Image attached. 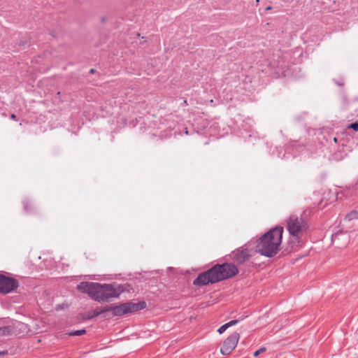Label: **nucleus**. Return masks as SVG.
<instances>
[{"label":"nucleus","instance_id":"1","mask_svg":"<svg viewBox=\"0 0 358 358\" xmlns=\"http://www.w3.org/2000/svg\"><path fill=\"white\" fill-rule=\"evenodd\" d=\"M284 229L276 226L262 235L255 241V252L266 257H273L280 250Z\"/></svg>","mask_w":358,"mask_h":358},{"label":"nucleus","instance_id":"2","mask_svg":"<svg viewBox=\"0 0 358 358\" xmlns=\"http://www.w3.org/2000/svg\"><path fill=\"white\" fill-rule=\"evenodd\" d=\"M78 290L87 293L96 301H108L117 298L122 289L120 286L110 284H99L92 282H82L78 286Z\"/></svg>","mask_w":358,"mask_h":358},{"label":"nucleus","instance_id":"3","mask_svg":"<svg viewBox=\"0 0 358 358\" xmlns=\"http://www.w3.org/2000/svg\"><path fill=\"white\" fill-rule=\"evenodd\" d=\"M303 214L305 213L300 215H291L287 220L286 228L293 239L292 241L299 242L303 232L308 228V222L303 217Z\"/></svg>","mask_w":358,"mask_h":358},{"label":"nucleus","instance_id":"4","mask_svg":"<svg viewBox=\"0 0 358 358\" xmlns=\"http://www.w3.org/2000/svg\"><path fill=\"white\" fill-rule=\"evenodd\" d=\"M224 280V264H217L206 272L200 273L194 280L195 286H204Z\"/></svg>","mask_w":358,"mask_h":358},{"label":"nucleus","instance_id":"5","mask_svg":"<svg viewBox=\"0 0 358 358\" xmlns=\"http://www.w3.org/2000/svg\"><path fill=\"white\" fill-rule=\"evenodd\" d=\"M146 306L144 301L138 303L128 302L116 306H108L109 311L112 312L114 316H122L124 314L136 312L143 310Z\"/></svg>","mask_w":358,"mask_h":358},{"label":"nucleus","instance_id":"6","mask_svg":"<svg viewBox=\"0 0 358 358\" xmlns=\"http://www.w3.org/2000/svg\"><path fill=\"white\" fill-rule=\"evenodd\" d=\"M252 245L251 242H248L243 246L238 248L237 250L232 252L231 254V259L238 264H242L247 260H248L255 252L252 248H250Z\"/></svg>","mask_w":358,"mask_h":358},{"label":"nucleus","instance_id":"7","mask_svg":"<svg viewBox=\"0 0 358 358\" xmlns=\"http://www.w3.org/2000/svg\"><path fill=\"white\" fill-rule=\"evenodd\" d=\"M18 287V282L10 277L0 274V293L7 294Z\"/></svg>","mask_w":358,"mask_h":358},{"label":"nucleus","instance_id":"8","mask_svg":"<svg viewBox=\"0 0 358 358\" xmlns=\"http://www.w3.org/2000/svg\"><path fill=\"white\" fill-rule=\"evenodd\" d=\"M240 336L238 332L231 334L225 340V355L230 354L236 347Z\"/></svg>","mask_w":358,"mask_h":358},{"label":"nucleus","instance_id":"9","mask_svg":"<svg viewBox=\"0 0 358 358\" xmlns=\"http://www.w3.org/2000/svg\"><path fill=\"white\" fill-rule=\"evenodd\" d=\"M109 308L108 306H106L103 307H97L94 310H92L90 311H88L85 316L84 317L85 320H90L94 317H96L104 313L108 312Z\"/></svg>","mask_w":358,"mask_h":358},{"label":"nucleus","instance_id":"10","mask_svg":"<svg viewBox=\"0 0 358 358\" xmlns=\"http://www.w3.org/2000/svg\"><path fill=\"white\" fill-rule=\"evenodd\" d=\"M238 273V269L236 265L225 262V280L232 278Z\"/></svg>","mask_w":358,"mask_h":358},{"label":"nucleus","instance_id":"11","mask_svg":"<svg viewBox=\"0 0 358 358\" xmlns=\"http://www.w3.org/2000/svg\"><path fill=\"white\" fill-rule=\"evenodd\" d=\"M15 332V327L12 325L0 327V337L12 336Z\"/></svg>","mask_w":358,"mask_h":358},{"label":"nucleus","instance_id":"12","mask_svg":"<svg viewBox=\"0 0 358 358\" xmlns=\"http://www.w3.org/2000/svg\"><path fill=\"white\" fill-rule=\"evenodd\" d=\"M12 326L15 327V331H16V332L14 333L15 335L20 334V331H22V332L27 331L28 329L27 324L20 322H16L13 323Z\"/></svg>","mask_w":358,"mask_h":358},{"label":"nucleus","instance_id":"13","mask_svg":"<svg viewBox=\"0 0 358 358\" xmlns=\"http://www.w3.org/2000/svg\"><path fill=\"white\" fill-rule=\"evenodd\" d=\"M357 219H358V211H357L355 210L350 211L345 217V220H348V221H351V220H357Z\"/></svg>","mask_w":358,"mask_h":358},{"label":"nucleus","instance_id":"14","mask_svg":"<svg viewBox=\"0 0 358 358\" xmlns=\"http://www.w3.org/2000/svg\"><path fill=\"white\" fill-rule=\"evenodd\" d=\"M85 334H86L85 329H80V330L71 331V332L68 333V335L71 336H80L84 335Z\"/></svg>","mask_w":358,"mask_h":358},{"label":"nucleus","instance_id":"15","mask_svg":"<svg viewBox=\"0 0 358 358\" xmlns=\"http://www.w3.org/2000/svg\"><path fill=\"white\" fill-rule=\"evenodd\" d=\"M239 322H240V319H234V320H231L229 322H225V330L227 329L228 328L236 324Z\"/></svg>","mask_w":358,"mask_h":358},{"label":"nucleus","instance_id":"16","mask_svg":"<svg viewBox=\"0 0 358 358\" xmlns=\"http://www.w3.org/2000/svg\"><path fill=\"white\" fill-rule=\"evenodd\" d=\"M266 351V348L265 347H262L260 348L259 350H256L254 353H253V356L254 357H257L259 356L260 354Z\"/></svg>","mask_w":358,"mask_h":358},{"label":"nucleus","instance_id":"17","mask_svg":"<svg viewBox=\"0 0 358 358\" xmlns=\"http://www.w3.org/2000/svg\"><path fill=\"white\" fill-rule=\"evenodd\" d=\"M348 129H352L354 131H358V122H353L348 125Z\"/></svg>","mask_w":358,"mask_h":358},{"label":"nucleus","instance_id":"18","mask_svg":"<svg viewBox=\"0 0 358 358\" xmlns=\"http://www.w3.org/2000/svg\"><path fill=\"white\" fill-rule=\"evenodd\" d=\"M217 331L222 334V333H224V325H222L218 329H217Z\"/></svg>","mask_w":358,"mask_h":358},{"label":"nucleus","instance_id":"19","mask_svg":"<svg viewBox=\"0 0 358 358\" xmlns=\"http://www.w3.org/2000/svg\"><path fill=\"white\" fill-rule=\"evenodd\" d=\"M10 118L13 119V120H16V115L15 114H12L10 115Z\"/></svg>","mask_w":358,"mask_h":358},{"label":"nucleus","instance_id":"20","mask_svg":"<svg viewBox=\"0 0 358 358\" xmlns=\"http://www.w3.org/2000/svg\"><path fill=\"white\" fill-rule=\"evenodd\" d=\"M224 348L221 347L220 348V352L224 355Z\"/></svg>","mask_w":358,"mask_h":358},{"label":"nucleus","instance_id":"21","mask_svg":"<svg viewBox=\"0 0 358 358\" xmlns=\"http://www.w3.org/2000/svg\"><path fill=\"white\" fill-rule=\"evenodd\" d=\"M271 9H272V7H271V6H267V7L266 8V10H271Z\"/></svg>","mask_w":358,"mask_h":358},{"label":"nucleus","instance_id":"22","mask_svg":"<svg viewBox=\"0 0 358 358\" xmlns=\"http://www.w3.org/2000/svg\"><path fill=\"white\" fill-rule=\"evenodd\" d=\"M7 354V352L6 351H2V352H0V355H6Z\"/></svg>","mask_w":358,"mask_h":358},{"label":"nucleus","instance_id":"23","mask_svg":"<svg viewBox=\"0 0 358 358\" xmlns=\"http://www.w3.org/2000/svg\"><path fill=\"white\" fill-rule=\"evenodd\" d=\"M94 71H94V69H92L90 70V73H94Z\"/></svg>","mask_w":358,"mask_h":358},{"label":"nucleus","instance_id":"24","mask_svg":"<svg viewBox=\"0 0 358 358\" xmlns=\"http://www.w3.org/2000/svg\"><path fill=\"white\" fill-rule=\"evenodd\" d=\"M228 319H229V317H226V316H225L224 321H225V322H226V321H227V320H228Z\"/></svg>","mask_w":358,"mask_h":358},{"label":"nucleus","instance_id":"25","mask_svg":"<svg viewBox=\"0 0 358 358\" xmlns=\"http://www.w3.org/2000/svg\"><path fill=\"white\" fill-rule=\"evenodd\" d=\"M259 2V0H256V3H258Z\"/></svg>","mask_w":358,"mask_h":358}]
</instances>
